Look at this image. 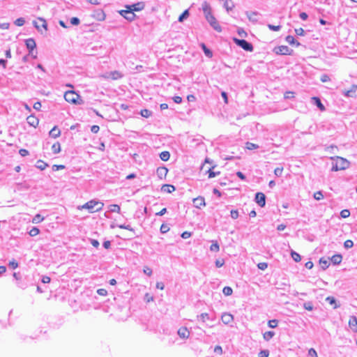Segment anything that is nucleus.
<instances>
[{"label":"nucleus","mask_w":357,"mask_h":357,"mask_svg":"<svg viewBox=\"0 0 357 357\" xmlns=\"http://www.w3.org/2000/svg\"><path fill=\"white\" fill-rule=\"evenodd\" d=\"M260 14L258 12H246V16L248 20L252 22H257L259 20V16Z\"/></svg>","instance_id":"13"},{"label":"nucleus","mask_w":357,"mask_h":357,"mask_svg":"<svg viewBox=\"0 0 357 357\" xmlns=\"http://www.w3.org/2000/svg\"><path fill=\"white\" fill-rule=\"evenodd\" d=\"M104 204L102 202H97L96 200H91L82 206L79 207L81 209H88L89 212L93 213L94 211H100L102 210Z\"/></svg>","instance_id":"2"},{"label":"nucleus","mask_w":357,"mask_h":357,"mask_svg":"<svg viewBox=\"0 0 357 357\" xmlns=\"http://www.w3.org/2000/svg\"><path fill=\"white\" fill-rule=\"evenodd\" d=\"M170 153L169 151H162L160 154V158L162 161H167L169 159Z\"/></svg>","instance_id":"33"},{"label":"nucleus","mask_w":357,"mask_h":357,"mask_svg":"<svg viewBox=\"0 0 357 357\" xmlns=\"http://www.w3.org/2000/svg\"><path fill=\"white\" fill-rule=\"evenodd\" d=\"M342 256L340 254L335 255L331 258V261L335 265H338L342 262Z\"/></svg>","instance_id":"22"},{"label":"nucleus","mask_w":357,"mask_h":357,"mask_svg":"<svg viewBox=\"0 0 357 357\" xmlns=\"http://www.w3.org/2000/svg\"><path fill=\"white\" fill-rule=\"evenodd\" d=\"M312 102L321 111H324L326 109L324 105L321 103L319 98L312 97Z\"/></svg>","instance_id":"18"},{"label":"nucleus","mask_w":357,"mask_h":357,"mask_svg":"<svg viewBox=\"0 0 357 357\" xmlns=\"http://www.w3.org/2000/svg\"><path fill=\"white\" fill-rule=\"evenodd\" d=\"M274 52L277 54L291 55L293 53V50L290 49L287 45H280V46L275 47Z\"/></svg>","instance_id":"6"},{"label":"nucleus","mask_w":357,"mask_h":357,"mask_svg":"<svg viewBox=\"0 0 357 357\" xmlns=\"http://www.w3.org/2000/svg\"><path fill=\"white\" fill-rule=\"evenodd\" d=\"M234 40L238 46L241 47L244 50L248 51V52L253 51L252 45L250 43L248 42L247 40H243V39H237V38H234Z\"/></svg>","instance_id":"5"},{"label":"nucleus","mask_w":357,"mask_h":357,"mask_svg":"<svg viewBox=\"0 0 357 357\" xmlns=\"http://www.w3.org/2000/svg\"><path fill=\"white\" fill-rule=\"evenodd\" d=\"M343 94L347 97L355 98L357 96V85H352L351 89L344 91Z\"/></svg>","instance_id":"11"},{"label":"nucleus","mask_w":357,"mask_h":357,"mask_svg":"<svg viewBox=\"0 0 357 357\" xmlns=\"http://www.w3.org/2000/svg\"><path fill=\"white\" fill-rule=\"evenodd\" d=\"M49 135L50 137L53 138H57L61 135L60 130L56 127L54 126L49 132Z\"/></svg>","instance_id":"24"},{"label":"nucleus","mask_w":357,"mask_h":357,"mask_svg":"<svg viewBox=\"0 0 357 357\" xmlns=\"http://www.w3.org/2000/svg\"><path fill=\"white\" fill-rule=\"evenodd\" d=\"M121 15H122L124 18H126L128 21H132L136 15L133 11L130 9L127 8V10H122L119 12Z\"/></svg>","instance_id":"7"},{"label":"nucleus","mask_w":357,"mask_h":357,"mask_svg":"<svg viewBox=\"0 0 357 357\" xmlns=\"http://www.w3.org/2000/svg\"><path fill=\"white\" fill-rule=\"evenodd\" d=\"M344 246L346 249H349V248H351L354 246V243L351 240H347L344 243Z\"/></svg>","instance_id":"50"},{"label":"nucleus","mask_w":357,"mask_h":357,"mask_svg":"<svg viewBox=\"0 0 357 357\" xmlns=\"http://www.w3.org/2000/svg\"><path fill=\"white\" fill-rule=\"evenodd\" d=\"M151 114H152V112L150 110L146 109H142L141 111V115L145 118L149 117L151 115Z\"/></svg>","instance_id":"45"},{"label":"nucleus","mask_w":357,"mask_h":357,"mask_svg":"<svg viewBox=\"0 0 357 357\" xmlns=\"http://www.w3.org/2000/svg\"><path fill=\"white\" fill-rule=\"evenodd\" d=\"M160 232H161L162 234H165V233H167V231H169V227L167 225H166V224H162V225H161V227H160Z\"/></svg>","instance_id":"47"},{"label":"nucleus","mask_w":357,"mask_h":357,"mask_svg":"<svg viewBox=\"0 0 357 357\" xmlns=\"http://www.w3.org/2000/svg\"><path fill=\"white\" fill-rule=\"evenodd\" d=\"M222 292L225 296H230L232 294L233 290L230 287H225Z\"/></svg>","instance_id":"38"},{"label":"nucleus","mask_w":357,"mask_h":357,"mask_svg":"<svg viewBox=\"0 0 357 357\" xmlns=\"http://www.w3.org/2000/svg\"><path fill=\"white\" fill-rule=\"evenodd\" d=\"M255 201L261 206L263 207L266 204V196L263 192H257L255 195Z\"/></svg>","instance_id":"8"},{"label":"nucleus","mask_w":357,"mask_h":357,"mask_svg":"<svg viewBox=\"0 0 357 357\" xmlns=\"http://www.w3.org/2000/svg\"><path fill=\"white\" fill-rule=\"evenodd\" d=\"M178 335L182 338L185 339L188 338L190 336V331L188 330L186 327H181L178 330Z\"/></svg>","instance_id":"14"},{"label":"nucleus","mask_w":357,"mask_h":357,"mask_svg":"<svg viewBox=\"0 0 357 357\" xmlns=\"http://www.w3.org/2000/svg\"><path fill=\"white\" fill-rule=\"evenodd\" d=\"M308 355L312 356V357H318V355L317 354V351H315L314 349L313 348H311L309 349L308 351Z\"/></svg>","instance_id":"59"},{"label":"nucleus","mask_w":357,"mask_h":357,"mask_svg":"<svg viewBox=\"0 0 357 357\" xmlns=\"http://www.w3.org/2000/svg\"><path fill=\"white\" fill-rule=\"evenodd\" d=\"M283 172V167H277L274 170V174L277 176H280Z\"/></svg>","instance_id":"54"},{"label":"nucleus","mask_w":357,"mask_h":357,"mask_svg":"<svg viewBox=\"0 0 357 357\" xmlns=\"http://www.w3.org/2000/svg\"><path fill=\"white\" fill-rule=\"evenodd\" d=\"M291 256L296 262H299L301 260V255L294 250H291Z\"/></svg>","instance_id":"35"},{"label":"nucleus","mask_w":357,"mask_h":357,"mask_svg":"<svg viewBox=\"0 0 357 357\" xmlns=\"http://www.w3.org/2000/svg\"><path fill=\"white\" fill-rule=\"evenodd\" d=\"M8 265L13 269H15L18 267V263L15 259L10 261Z\"/></svg>","instance_id":"55"},{"label":"nucleus","mask_w":357,"mask_h":357,"mask_svg":"<svg viewBox=\"0 0 357 357\" xmlns=\"http://www.w3.org/2000/svg\"><path fill=\"white\" fill-rule=\"evenodd\" d=\"M64 98L67 102L77 105H82L84 102L80 96L73 91H68L66 92L64 94Z\"/></svg>","instance_id":"3"},{"label":"nucleus","mask_w":357,"mask_h":357,"mask_svg":"<svg viewBox=\"0 0 357 357\" xmlns=\"http://www.w3.org/2000/svg\"><path fill=\"white\" fill-rule=\"evenodd\" d=\"M321 81L322 82H328L330 81V77L328 75L326 74H324L321 76V78H320Z\"/></svg>","instance_id":"61"},{"label":"nucleus","mask_w":357,"mask_h":357,"mask_svg":"<svg viewBox=\"0 0 357 357\" xmlns=\"http://www.w3.org/2000/svg\"><path fill=\"white\" fill-rule=\"evenodd\" d=\"M213 351L215 353L218 354L220 355H221L222 354V349L220 346H218V345L215 347Z\"/></svg>","instance_id":"64"},{"label":"nucleus","mask_w":357,"mask_h":357,"mask_svg":"<svg viewBox=\"0 0 357 357\" xmlns=\"http://www.w3.org/2000/svg\"><path fill=\"white\" fill-rule=\"evenodd\" d=\"M80 23V20L77 17H73L70 19V24L74 26L79 25Z\"/></svg>","instance_id":"48"},{"label":"nucleus","mask_w":357,"mask_h":357,"mask_svg":"<svg viewBox=\"0 0 357 357\" xmlns=\"http://www.w3.org/2000/svg\"><path fill=\"white\" fill-rule=\"evenodd\" d=\"M313 197L316 200L319 201L324 198V195L322 193V191L319 190V191L314 192Z\"/></svg>","instance_id":"40"},{"label":"nucleus","mask_w":357,"mask_h":357,"mask_svg":"<svg viewBox=\"0 0 357 357\" xmlns=\"http://www.w3.org/2000/svg\"><path fill=\"white\" fill-rule=\"evenodd\" d=\"M278 324V321L277 319H272L268 321V326L271 328H275L277 327Z\"/></svg>","instance_id":"42"},{"label":"nucleus","mask_w":357,"mask_h":357,"mask_svg":"<svg viewBox=\"0 0 357 357\" xmlns=\"http://www.w3.org/2000/svg\"><path fill=\"white\" fill-rule=\"evenodd\" d=\"M109 209L110 212L112 213H120L121 208L118 204H111L109 206Z\"/></svg>","instance_id":"31"},{"label":"nucleus","mask_w":357,"mask_h":357,"mask_svg":"<svg viewBox=\"0 0 357 357\" xmlns=\"http://www.w3.org/2000/svg\"><path fill=\"white\" fill-rule=\"evenodd\" d=\"M25 23V20L23 17H20V18H17L15 22H14V24L16 25V26H23Z\"/></svg>","instance_id":"43"},{"label":"nucleus","mask_w":357,"mask_h":357,"mask_svg":"<svg viewBox=\"0 0 357 357\" xmlns=\"http://www.w3.org/2000/svg\"><path fill=\"white\" fill-rule=\"evenodd\" d=\"M143 271L148 276H151L152 275V270L148 266H144Z\"/></svg>","instance_id":"60"},{"label":"nucleus","mask_w":357,"mask_h":357,"mask_svg":"<svg viewBox=\"0 0 357 357\" xmlns=\"http://www.w3.org/2000/svg\"><path fill=\"white\" fill-rule=\"evenodd\" d=\"M230 213H231V217L232 219L236 220L238 218L239 215H238V212L237 210H231Z\"/></svg>","instance_id":"58"},{"label":"nucleus","mask_w":357,"mask_h":357,"mask_svg":"<svg viewBox=\"0 0 357 357\" xmlns=\"http://www.w3.org/2000/svg\"><path fill=\"white\" fill-rule=\"evenodd\" d=\"M215 165H212L211 167H208L207 170H206V174H208V178H213L216 175L220 174V172H213V169L215 167Z\"/></svg>","instance_id":"21"},{"label":"nucleus","mask_w":357,"mask_h":357,"mask_svg":"<svg viewBox=\"0 0 357 357\" xmlns=\"http://www.w3.org/2000/svg\"><path fill=\"white\" fill-rule=\"evenodd\" d=\"M144 2H138L130 6H127L126 8L130 9L132 11H140L144 8Z\"/></svg>","instance_id":"10"},{"label":"nucleus","mask_w":357,"mask_h":357,"mask_svg":"<svg viewBox=\"0 0 357 357\" xmlns=\"http://www.w3.org/2000/svg\"><path fill=\"white\" fill-rule=\"evenodd\" d=\"M221 319H222V322L224 324H228L231 323L233 321L234 317H233V316L231 314L224 313L222 315Z\"/></svg>","instance_id":"19"},{"label":"nucleus","mask_w":357,"mask_h":357,"mask_svg":"<svg viewBox=\"0 0 357 357\" xmlns=\"http://www.w3.org/2000/svg\"><path fill=\"white\" fill-rule=\"evenodd\" d=\"M326 301L328 302L331 305H334L333 308L337 309L340 307V305L337 304L336 299L333 296H328L326 298Z\"/></svg>","instance_id":"25"},{"label":"nucleus","mask_w":357,"mask_h":357,"mask_svg":"<svg viewBox=\"0 0 357 357\" xmlns=\"http://www.w3.org/2000/svg\"><path fill=\"white\" fill-rule=\"evenodd\" d=\"M319 264L323 270H326L329 266L328 261L324 258H321L319 259Z\"/></svg>","instance_id":"32"},{"label":"nucleus","mask_w":357,"mask_h":357,"mask_svg":"<svg viewBox=\"0 0 357 357\" xmlns=\"http://www.w3.org/2000/svg\"><path fill=\"white\" fill-rule=\"evenodd\" d=\"M349 326L353 332H357V318L356 316L350 317L349 320Z\"/></svg>","instance_id":"12"},{"label":"nucleus","mask_w":357,"mask_h":357,"mask_svg":"<svg viewBox=\"0 0 357 357\" xmlns=\"http://www.w3.org/2000/svg\"><path fill=\"white\" fill-rule=\"evenodd\" d=\"M295 32L298 36H304L305 34V31L303 28L296 29Z\"/></svg>","instance_id":"63"},{"label":"nucleus","mask_w":357,"mask_h":357,"mask_svg":"<svg viewBox=\"0 0 357 357\" xmlns=\"http://www.w3.org/2000/svg\"><path fill=\"white\" fill-rule=\"evenodd\" d=\"M43 220H44L43 217H42L40 214H37L33 218L32 222H33V223L37 224V223L42 222Z\"/></svg>","instance_id":"37"},{"label":"nucleus","mask_w":357,"mask_h":357,"mask_svg":"<svg viewBox=\"0 0 357 357\" xmlns=\"http://www.w3.org/2000/svg\"><path fill=\"white\" fill-rule=\"evenodd\" d=\"M285 40L291 45H296V47H298L301 45V43L295 40L294 36H287L285 38Z\"/></svg>","instance_id":"23"},{"label":"nucleus","mask_w":357,"mask_h":357,"mask_svg":"<svg viewBox=\"0 0 357 357\" xmlns=\"http://www.w3.org/2000/svg\"><path fill=\"white\" fill-rule=\"evenodd\" d=\"M202 11L204 17L209 25L217 32L220 33L222 31V26L219 22L217 20L213 13H212L211 8L207 3L202 6Z\"/></svg>","instance_id":"1"},{"label":"nucleus","mask_w":357,"mask_h":357,"mask_svg":"<svg viewBox=\"0 0 357 357\" xmlns=\"http://www.w3.org/2000/svg\"><path fill=\"white\" fill-rule=\"evenodd\" d=\"M303 307L308 311H312L314 309V306L312 302H306L303 304Z\"/></svg>","instance_id":"41"},{"label":"nucleus","mask_w":357,"mask_h":357,"mask_svg":"<svg viewBox=\"0 0 357 357\" xmlns=\"http://www.w3.org/2000/svg\"><path fill=\"white\" fill-rule=\"evenodd\" d=\"M257 267H258V268H259L260 270L264 271V270H265V269H266V268H267V267H268V264H267V263H266V262H261V263H259V264H257Z\"/></svg>","instance_id":"53"},{"label":"nucleus","mask_w":357,"mask_h":357,"mask_svg":"<svg viewBox=\"0 0 357 357\" xmlns=\"http://www.w3.org/2000/svg\"><path fill=\"white\" fill-rule=\"evenodd\" d=\"M193 204L195 207L199 208L201 207V199L200 197H198L192 199Z\"/></svg>","instance_id":"46"},{"label":"nucleus","mask_w":357,"mask_h":357,"mask_svg":"<svg viewBox=\"0 0 357 357\" xmlns=\"http://www.w3.org/2000/svg\"><path fill=\"white\" fill-rule=\"evenodd\" d=\"M210 250L212 252H218L219 251V245L217 242L212 243V245L210 247Z\"/></svg>","instance_id":"51"},{"label":"nucleus","mask_w":357,"mask_h":357,"mask_svg":"<svg viewBox=\"0 0 357 357\" xmlns=\"http://www.w3.org/2000/svg\"><path fill=\"white\" fill-rule=\"evenodd\" d=\"M246 148L249 150H253V149H258L259 146L257 144L252 143V142H247Z\"/></svg>","instance_id":"44"},{"label":"nucleus","mask_w":357,"mask_h":357,"mask_svg":"<svg viewBox=\"0 0 357 357\" xmlns=\"http://www.w3.org/2000/svg\"><path fill=\"white\" fill-rule=\"evenodd\" d=\"M144 301L146 302V303H149L151 301H153V296H151L149 293H146L145 295H144Z\"/></svg>","instance_id":"57"},{"label":"nucleus","mask_w":357,"mask_h":357,"mask_svg":"<svg viewBox=\"0 0 357 357\" xmlns=\"http://www.w3.org/2000/svg\"><path fill=\"white\" fill-rule=\"evenodd\" d=\"M224 7L227 12L231 10L234 7L233 2L231 0H225L224 3Z\"/></svg>","instance_id":"27"},{"label":"nucleus","mask_w":357,"mask_h":357,"mask_svg":"<svg viewBox=\"0 0 357 357\" xmlns=\"http://www.w3.org/2000/svg\"><path fill=\"white\" fill-rule=\"evenodd\" d=\"M189 16V11L188 10H185L179 17H178V22H181L188 17Z\"/></svg>","instance_id":"36"},{"label":"nucleus","mask_w":357,"mask_h":357,"mask_svg":"<svg viewBox=\"0 0 357 357\" xmlns=\"http://www.w3.org/2000/svg\"><path fill=\"white\" fill-rule=\"evenodd\" d=\"M26 121L30 126H31L34 128H36L38 125V123H39L38 119L33 115L29 116L26 118Z\"/></svg>","instance_id":"16"},{"label":"nucleus","mask_w":357,"mask_h":357,"mask_svg":"<svg viewBox=\"0 0 357 357\" xmlns=\"http://www.w3.org/2000/svg\"><path fill=\"white\" fill-rule=\"evenodd\" d=\"M25 45L26 46V48L29 51V54H32L33 51L36 47V41L33 38H31L25 40Z\"/></svg>","instance_id":"9"},{"label":"nucleus","mask_w":357,"mask_h":357,"mask_svg":"<svg viewBox=\"0 0 357 357\" xmlns=\"http://www.w3.org/2000/svg\"><path fill=\"white\" fill-rule=\"evenodd\" d=\"M349 162L341 157H337L335 163L333 165L332 171L337 172L338 170H344L349 167Z\"/></svg>","instance_id":"4"},{"label":"nucleus","mask_w":357,"mask_h":357,"mask_svg":"<svg viewBox=\"0 0 357 357\" xmlns=\"http://www.w3.org/2000/svg\"><path fill=\"white\" fill-rule=\"evenodd\" d=\"M175 187L170 184H164L161 187V190L164 192L171 193L175 190Z\"/></svg>","instance_id":"20"},{"label":"nucleus","mask_w":357,"mask_h":357,"mask_svg":"<svg viewBox=\"0 0 357 357\" xmlns=\"http://www.w3.org/2000/svg\"><path fill=\"white\" fill-rule=\"evenodd\" d=\"M275 335V332L267 331L263 334V337L266 341H269Z\"/></svg>","instance_id":"29"},{"label":"nucleus","mask_w":357,"mask_h":357,"mask_svg":"<svg viewBox=\"0 0 357 357\" xmlns=\"http://www.w3.org/2000/svg\"><path fill=\"white\" fill-rule=\"evenodd\" d=\"M47 166L48 165L43 160H39L37 162L36 167L40 170H44Z\"/></svg>","instance_id":"34"},{"label":"nucleus","mask_w":357,"mask_h":357,"mask_svg":"<svg viewBox=\"0 0 357 357\" xmlns=\"http://www.w3.org/2000/svg\"><path fill=\"white\" fill-rule=\"evenodd\" d=\"M38 20L41 22V24H40V25L38 24V23L36 22H35V21L33 22V25L36 27V29L39 31H40V27H43L45 30H47V24L45 20H44L43 18L39 17Z\"/></svg>","instance_id":"17"},{"label":"nucleus","mask_w":357,"mask_h":357,"mask_svg":"<svg viewBox=\"0 0 357 357\" xmlns=\"http://www.w3.org/2000/svg\"><path fill=\"white\" fill-rule=\"evenodd\" d=\"M168 172V169L165 167H160L156 170V174L160 179L165 178Z\"/></svg>","instance_id":"15"},{"label":"nucleus","mask_w":357,"mask_h":357,"mask_svg":"<svg viewBox=\"0 0 357 357\" xmlns=\"http://www.w3.org/2000/svg\"><path fill=\"white\" fill-rule=\"evenodd\" d=\"M268 27L270 30L274 31H280L281 29L280 26H275V25H272V24H268Z\"/></svg>","instance_id":"56"},{"label":"nucleus","mask_w":357,"mask_h":357,"mask_svg":"<svg viewBox=\"0 0 357 357\" xmlns=\"http://www.w3.org/2000/svg\"><path fill=\"white\" fill-rule=\"evenodd\" d=\"M109 77L112 79H118L122 77V75H121V73L120 72H119L117 70H115V71H113V72L110 73Z\"/></svg>","instance_id":"30"},{"label":"nucleus","mask_w":357,"mask_h":357,"mask_svg":"<svg viewBox=\"0 0 357 357\" xmlns=\"http://www.w3.org/2000/svg\"><path fill=\"white\" fill-rule=\"evenodd\" d=\"M269 356V351L268 350H261L259 354L258 357H268Z\"/></svg>","instance_id":"52"},{"label":"nucleus","mask_w":357,"mask_h":357,"mask_svg":"<svg viewBox=\"0 0 357 357\" xmlns=\"http://www.w3.org/2000/svg\"><path fill=\"white\" fill-rule=\"evenodd\" d=\"M224 264H225L224 259H217L215 261V266L218 268L222 267L224 265Z\"/></svg>","instance_id":"62"},{"label":"nucleus","mask_w":357,"mask_h":357,"mask_svg":"<svg viewBox=\"0 0 357 357\" xmlns=\"http://www.w3.org/2000/svg\"><path fill=\"white\" fill-rule=\"evenodd\" d=\"M340 215L343 218H348L350 215V211L348 209H344L340 212Z\"/></svg>","instance_id":"49"},{"label":"nucleus","mask_w":357,"mask_h":357,"mask_svg":"<svg viewBox=\"0 0 357 357\" xmlns=\"http://www.w3.org/2000/svg\"><path fill=\"white\" fill-rule=\"evenodd\" d=\"M202 50L208 58L211 59L213 56V52L209 50L204 43H202Z\"/></svg>","instance_id":"26"},{"label":"nucleus","mask_w":357,"mask_h":357,"mask_svg":"<svg viewBox=\"0 0 357 357\" xmlns=\"http://www.w3.org/2000/svg\"><path fill=\"white\" fill-rule=\"evenodd\" d=\"M52 151L53 153L57 154L61 151V145L59 142H56L52 146Z\"/></svg>","instance_id":"28"},{"label":"nucleus","mask_w":357,"mask_h":357,"mask_svg":"<svg viewBox=\"0 0 357 357\" xmlns=\"http://www.w3.org/2000/svg\"><path fill=\"white\" fill-rule=\"evenodd\" d=\"M40 232V230L37 227H33L29 232V234L31 236H37Z\"/></svg>","instance_id":"39"}]
</instances>
